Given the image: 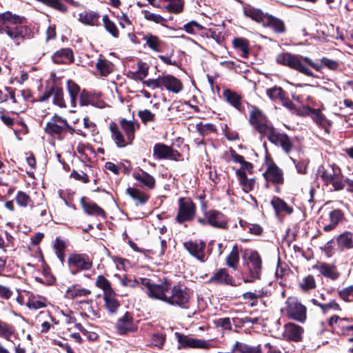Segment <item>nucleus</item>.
Listing matches in <instances>:
<instances>
[{
    "label": "nucleus",
    "instance_id": "f257e3e1",
    "mask_svg": "<svg viewBox=\"0 0 353 353\" xmlns=\"http://www.w3.org/2000/svg\"><path fill=\"white\" fill-rule=\"evenodd\" d=\"M276 61L279 64L312 77H315L312 71V68L316 71H320L323 65L332 70H336L339 68V63L336 61L326 57H323L321 59V65L314 62L307 57L290 52H282L277 54Z\"/></svg>",
    "mask_w": 353,
    "mask_h": 353
},
{
    "label": "nucleus",
    "instance_id": "f03ea898",
    "mask_svg": "<svg viewBox=\"0 0 353 353\" xmlns=\"http://www.w3.org/2000/svg\"><path fill=\"white\" fill-rule=\"evenodd\" d=\"M23 17L10 11L0 12V34L6 33L7 36L19 46L31 37L32 31L26 26H23Z\"/></svg>",
    "mask_w": 353,
    "mask_h": 353
},
{
    "label": "nucleus",
    "instance_id": "7ed1b4c3",
    "mask_svg": "<svg viewBox=\"0 0 353 353\" xmlns=\"http://www.w3.org/2000/svg\"><path fill=\"white\" fill-rule=\"evenodd\" d=\"M120 125L121 129L124 131L125 137L114 122H112L110 124V130L112 134V138L117 147L124 148L128 145L132 144L134 139V132L136 129L139 128V125L132 121L122 119L120 121Z\"/></svg>",
    "mask_w": 353,
    "mask_h": 353
},
{
    "label": "nucleus",
    "instance_id": "20e7f679",
    "mask_svg": "<svg viewBox=\"0 0 353 353\" xmlns=\"http://www.w3.org/2000/svg\"><path fill=\"white\" fill-rule=\"evenodd\" d=\"M321 178L326 185H331L332 190L340 191L345 188L341 168L334 164L322 165L319 169Z\"/></svg>",
    "mask_w": 353,
    "mask_h": 353
},
{
    "label": "nucleus",
    "instance_id": "39448f33",
    "mask_svg": "<svg viewBox=\"0 0 353 353\" xmlns=\"http://www.w3.org/2000/svg\"><path fill=\"white\" fill-rule=\"evenodd\" d=\"M45 132L50 136H57L61 137L66 132H68L70 134L77 133L83 137H86V134L80 130H75L74 128L70 126L67 120L63 117L54 114L49 121L46 124Z\"/></svg>",
    "mask_w": 353,
    "mask_h": 353
},
{
    "label": "nucleus",
    "instance_id": "423d86ee",
    "mask_svg": "<svg viewBox=\"0 0 353 353\" xmlns=\"http://www.w3.org/2000/svg\"><path fill=\"white\" fill-rule=\"evenodd\" d=\"M247 271L243 277L245 283H253L261 279L262 259L256 251H251L248 256Z\"/></svg>",
    "mask_w": 353,
    "mask_h": 353
},
{
    "label": "nucleus",
    "instance_id": "0eeeda50",
    "mask_svg": "<svg viewBox=\"0 0 353 353\" xmlns=\"http://www.w3.org/2000/svg\"><path fill=\"white\" fill-rule=\"evenodd\" d=\"M171 292L168 295L167 303L172 305H176L183 309L189 307L190 290L183 285L177 284L171 286Z\"/></svg>",
    "mask_w": 353,
    "mask_h": 353
},
{
    "label": "nucleus",
    "instance_id": "6e6552de",
    "mask_svg": "<svg viewBox=\"0 0 353 353\" xmlns=\"http://www.w3.org/2000/svg\"><path fill=\"white\" fill-rule=\"evenodd\" d=\"M250 124L263 136H266L274 128L263 113L252 107L250 114Z\"/></svg>",
    "mask_w": 353,
    "mask_h": 353
},
{
    "label": "nucleus",
    "instance_id": "1a4fd4ad",
    "mask_svg": "<svg viewBox=\"0 0 353 353\" xmlns=\"http://www.w3.org/2000/svg\"><path fill=\"white\" fill-rule=\"evenodd\" d=\"M196 207L190 198H180L179 199V210L175 218L179 223L190 221L194 219Z\"/></svg>",
    "mask_w": 353,
    "mask_h": 353
},
{
    "label": "nucleus",
    "instance_id": "9d476101",
    "mask_svg": "<svg viewBox=\"0 0 353 353\" xmlns=\"http://www.w3.org/2000/svg\"><path fill=\"white\" fill-rule=\"evenodd\" d=\"M288 316L295 321L304 322L306 319L307 309L297 299L289 297L285 301Z\"/></svg>",
    "mask_w": 353,
    "mask_h": 353
},
{
    "label": "nucleus",
    "instance_id": "9b49d317",
    "mask_svg": "<svg viewBox=\"0 0 353 353\" xmlns=\"http://www.w3.org/2000/svg\"><path fill=\"white\" fill-rule=\"evenodd\" d=\"M68 263L72 274H75L79 271L90 270L92 265V261L85 254H70L68 259Z\"/></svg>",
    "mask_w": 353,
    "mask_h": 353
},
{
    "label": "nucleus",
    "instance_id": "f8f14e48",
    "mask_svg": "<svg viewBox=\"0 0 353 353\" xmlns=\"http://www.w3.org/2000/svg\"><path fill=\"white\" fill-rule=\"evenodd\" d=\"M268 140L275 145L282 148L287 154L290 153L293 148V143L290 138L285 133H281L273 128L266 135Z\"/></svg>",
    "mask_w": 353,
    "mask_h": 353
},
{
    "label": "nucleus",
    "instance_id": "ddd939ff",
    "mask_svg": "<svg viewBox=\"0 0 353 353\" xmlns=\"http://www.w3.org/2000/svg\"><path fill=\"white\" fill-rule=\"evenodd\" d=\"M172 283L170 281L165 279L161 281L159 283H154L150 292H148V296L150 298L159 299L167 302L169 291L171 289Z\"/></svg>",
    "mask_w": 353,
    "mask_h": 353
},
{
    "label": "nucleus",
    "instance_id": "4468645a",
    "mask_svg": "<svg viewBox=\"0 0 353 353\" xmlns=\"http://www.w3.org/2000/svg\"><path fill=\"white\" fill-rule=\"evenodd\" d=\"M208 224L220 229L228 228V221L225 216L221 212L212 210L204 213Z\"/></svg>",
    "mask_w": 353,
    "mask_h": 353
},
{
    "label": "nucleus",
    "instance_id": "2eb2a0df",
    "mask_svg": "<svg viewBox=\"0 0 353 353\" xmlns=\"http://www.w3.org/2000/svg\"><path fill=\"white\" fill-rule=\"evenodd\" d=\"M185 249L194 257L201 262H204L205 254V243L202 241H189L183 243Z\"/></svg>",
    "mask_w": 353,
    "mask_h": 353
},
{
    "label": "nucleus",
    "instance_id": "dca6fc26",
    "mask_svg": "<svg viewBox=\"0 0 353 353\" xmlns=\"http://www.w3.org/2000/svg\"><path fill=\"white\" fill-rule=\"evenodd\" d=\"M263 176L268 182L274 184H283L284 182L282 170L273 162L268 163Z\"/></svg>",
    "mask_w": 353,
    "mask_h": 353
},
{
    "label": "nucleus",
    "instance_id": "f3484780",
    "mask_svg": "<svg viewBox=\"0 0 353 353\" xmlns=\"http://www.w3.org/2000/svg\"><path fill=\"white\" fill-rule=\"evenodd\" d=\"M176 336L178 342L183 347L208 349L210 347L208 341L203 339H193L177 332Z\"/></svg>",
    "mask_w": 353,
    "mask_h": 353
},
{
    "label": "nucleus",
    "instance_id": "a211bd4d",
    "mask_svg": "<svg viewBox=\"0 0 353 353\" xmlns=\"http://www.w3.org/2000/svg\"><path fill=\"white\" fill-rule=\"evenodd\" d=\"M329 223H327L325 219H323L322 223L323 225V229L325 232H330L336 228V227L341 223L344 219V214L342 210L339 209H335L331 210L328 213Z\"/></svg>",
    "mask_w": 353,
    "mask_h": 353
},
{
    "label": "nucleus",
    "instance_id": "6ab92c4d",
    "mask_svg": "<svg viewBox=\"0 0 353 353\" xmlns=\"http://www.w3.org/2000/svg\"><path fill=\"white\" fill-rule=\"evenodd\" d=\"M161 89L165 88L173 93H179L183 89L181 81L171 74L161 76Z\"/></svg>",
    "mask_w": 353,
    "mask_h": 353
},
{
    "label": "nucleus",
    "instance_id": "aec40b11",
    "mask_svg": "<svg viewBox=\"0 0 353 353\" xmlns=\"http://www.w3.org/2000/svg\"><path fill=\"white\" fill-rule=\"evenodd\" d=\"M209 281L217 285H235L234 281L225 268L217 270L210 279Z\"/></svg>",
    "mask_w": 353,
    "mask_h": 353
},
{
    "label": "nucleus",
    "instance_id": "412c9836",
    "mask_svg": "<svg viewBox=\"0 0 353 353\" xmlns=\"http://www.w3.org/2000/svg\"><path fill=\"white\" fill-rule=\"evenodd\" d=\"M303 328L293 323H287L284 326L283 336L285 339L293 341H300L303 334Z\"/></svg>",
    "mask_w": 353,
    "mask_h": 353
},
{
    "label": "nucleus",
    "instance_id": "4be33fe9",
    "mask_svg": "<svg viewBox=\"0 0 353 353\" xmlns=\"http://www.w3.org/2000/svg\"><path fill=\"white\" fill-rule=\"evenodd\" d=\"M313 268L316 269L323 276L332 281L338 279L341 275L336 267L332 264L320 263Z\"/></svg>",
    "mask_w": 353,
    "mask_h": 353
},
{
    "label": "nucleus",
    "instance_id": "5701e85b",
    "mask_svg": "<svg viewBox=\"0 0 353 353\" xmlns=\"http://www.w3.org/2000/svg\"><path fill=\"white\" fill-rule=\"evenodd\" d=\"M52 60L54 63L68 64L73 62V52L70 48H62L52 56Z\"/></svg>",
    "mask_w": 353,
    "mask_h": 353
},
{
    "label": "nucleus",
    "instance_id": "b1692460",
    "mask_svg": "<svg viewBox=\"0 0 353 353\" xmlns=\"http://www.w3.org/2000/svg\"><path fill=\"white\" fill-rule=\"evenodd\" d=\"M81 204L86 214L103 218L105 216V211L100 206L94 202L86 201L85 197L81 199Z\"/></svg>",
    "mask_w": 353,
    "mask_h": 353
},
{
    "label": "nucleus",
    "instance_id": "393cba45",
    "mask_svg": "<svg viewBox=\"0 0 353 353\" xmlns=\"http://www.w3.org/2000/svg\"><path fill=\"white\" fill-rule=\"evenodd\" d=\"M271 204L277 216L281 214H290L293 212L292 208L279 197L274 196L271 201Z\"/></svg>",
    "mask_w": 353,
    "mask_h": 353
},
{
    "label": "nucleus",
    "instance_id": "a878e982",
    "mask_svg": "<svg viewBox=\"0 0 353 353\" xmlns=\"http://www.w3.org/2000/svg\"><path fill=\"white\" fill-rule=\"evenodd\" d=\"M263 26L270 28L279 34H283L286 30L283 21L270 14L265 19Z\"/></svg>",
    "mask_w": 353,
    "mask_h": 353
},
{
    "label": "nucleus",
    "instance_id": "bb28decb",
    "mask_svg": "<svg viewBox=\"0 0 353 353\" xmlns=\"http://www.w3.org/2000/svg\"><path fill=\"white\" fill-rule=\"evenodd\" d=\"M91 294L88 289L82 288L79 284H74L70 286L65 291V296L67 299H73L75 298L88 296Z\"/></svg>",
    "mask_w": 353,
    "mask_h": 353
},
{
    "label": "nucleus",
    "instance_id": "cd10ccee",
    "mask_svg": "<svg viewBox=\"0 0 353 353\" xmlns=\"http://www.w3.org/2000/svg\"><path fill=\"white\" fill-rule=\"evenodd\" d=\"M336 243L341 250L353 249V232L346 231L339 234Z\"/></svg>",
    "mask_w": 353,
    "mask_h": 353
},
{
    "label": "nucleus",
    "instance_id": "c85d7f7f",
    "mask_svg": "<svg viewBox=\"0 0 353 353\" xmlns=\"http://www.w3.org/2000/svg\"><path fill=\"white\" fill-rule=\"evenodd\" d=\"M349 319H343L339 316L334 315L332 316L329 320V325L334 329L337 327H341L343 329V334H348L349 331H353V325L346 326L345 325V321H350Z\"/></svg>",
    "mask_w": 353,
    "mask_h": 353
},
{
    "label": "nucleus",
    "instance_id": "c756f323",
    "mask_svg": "<svg viewBox=\"0 0 353 353\" xmlns=\"http://www.w3.org/2000/svg\"><path fill=\"white\" fill-rule=\"evenodd\" d=\"M116 327L118 332L121 334H124L132 330V317L128 312L119 319Z\"/></svg>",
    "mask_w": 353,
    "mask_h": 353
},
{
    "label": "nucleus",
    "instance_id": "7c9ffc66",
    "mask_svg": "<svg viewBox=\"0 0 353 353\" xmlns=\"http://www.w3.org/2000/svg\"><path fill=\"white\" fill-rule=\"evenodd\" d=\"M99 17V14L95 12L84 11L79 14V20L86 25L97 26Z\"/></svg>",
    "mask_w": 353,
    "mask_h": 353
},
{
    "label": "nucleus",
    "instance_id": "2f4dec72",
    "mask_svg": "<svg viewBox=\"0 0 353 353\" xmlns=\"http://www.w3.org/2000/svg\"><path fill=\"white\" fill-rule=\"evenodd\" d=\"M103 299L105 301V306L107 310L110 314H114L118 310L120 304L116 298V293L114 291L104 294Z\"/></svg>",
    "mask_w": 353,
    "mask_h": 353
},
{
    "label": "nucleus",
    "instance_id": "473e14b6",
    "mask_svg": "<svg viewBox=\"0 0 353 353\" xmlns=\"http://www.w3.org/2000/svg\"><path fill=\"white\" fill-rule=\"evenodd\" d=\"M172 150L166 145L157 143L153 148L154 156L159 159L170 158L172 156Z\"/></svg>",
    "mask_w": 353,
    "mask_h": 353
},
{
    "label": "nucleus",
    "instance_id": "72a5a7b5",
    "mask_svg": "<svg viewBox=\"0 0 353 353\" xmlns=\"http://www.w3.org/2000/svg\"><path fill=\"white\" fill-rule=\"evenodd\" d=\"M134 178L149 189H153L155 186L154 178L145 171L133 174Z\"/></svg>",
    "mask_w": 353,
    "mask_h": 353
},
{
    "label": "nucleus",
    "instance_id": "f704fd0d",
    "mask_svg": "<svg viewBox=\"0 0 353 353\" xmlns=\"http://www.w3.org/2000/svg\"><path fill=\"white\" fill-rule=\"evenodd\" d=\"M244 13L247 17H250L256 22L261 23L263 25L265 23V19L268 15L267 13H263L261 10L254 8L245 9Z\"/></svg>",
    "mask_w": 353,
    "mask_h": 353
},
{
    "label": "nucleus",
    "instance_id": "c9c22d12",
    "mask_svg": "<svg viewBox=\"0 0 353 353\" xmlns=\"http://www.w3.org/2000/svg\"><path fill=\"white\" fill-rule=\"evenodd\" d=\"M113 64L108 60L103 58H99L96 63V68L102 76H107L113 70Z\"/></svg>",
    "mask_w": 353,
    "mask_h": 353
},
{
    "label": "nucleus",
    "instance_id": "e433bc0d",
    "mask_svg": "<svg viewBox=\"0 0 353 353\" xmlns=\"http://www.w3.org/2000/svg\"><path fill=\"white\" fill-rule=\"evenodd\" d=\"M126 192L134 201L141 205L145 204L149 199L147 194L137 188H128Z\"/></svg>",
    "mask_w": 353,
    "mask_h": 353
},
{
    "label": "nucleus",
    "instance_id": "4c0bfd02",
    "mask_svg": "<svg viewBox=\"0 0 353 353\" xmlns=\"http://www.w3.org/2000/svg\"><path fill=\"white\" fill-rule=\"evenodd\" d=\"M143 40L145 41V44L152 50L159 52L161 50V41L159 38L151 33L145 34Z\"/></svg>",
    "mask_w": 353,
    "mask_h": 353
},
{
    "label": "nucleus",
    "instance_id": "58836bf2",
    "mask_svg": "<svg viewBox=\"0 0 353 353\" xmlns=\"http://www.w3.org/2000/svg\"><path fill=\"white\" fill-rule=\"evenodd\" d=\"M236 176L244 192H249L254 188L256 181L254 178L248 179L246 175H243L241 172H239Z\"/></svg>",
    "mask_w": 353,
    "mask_h": 353
},
{
    "label": "nucleus",
    "instance_id": "ea45409f",
    "mask_svg": "<svg viewBox=\"0 0 353 353\" xmlns=\"http://www.w3.org/2000/svg\"><path fill=\"white\" fill-rule=\"evenodd\" d=\"M223 96L232 106L239 109L241 104V97L240 95L230 90H225L223 91Z\"/></svg>",
    "mask_w": 353,
    "mask_h": 353
},
{
    "label": "nucleus",
    "instance_id": "a19ab883",
    "mask_svg": "<svg viewBox=\"0 0 353 353\" xmlns=\"http://www.w3.org/2000/svg\"><path fill=\"white\" fill-rule=\"evenodd\" d=\"M234 353H262L260 346L252 347L239 342L234 345Z\"/></svg>",
    "mask_w": 353,
    "mask_h": 353
},
{
    "label": "nucleus",
    "instance_id": "79ce46f5",
    "mask_svg": "<svg viewBox=\"0 0 353 353\" xmlns=\"http://www.w3.org/2000/svg\"><path fill=\"white\" fill-rule=\"evenodd\" d=\"M66 248V243L60 237H57L54 243V249L57 257L63 263L65 261V250Z\"/></svg>",
    "mask_w": 353,
    "mask_h": 353
},
{
    "label": "nucleus",
    "instance_id": "37998d69",
    "mask_svg": "<svg viewBox=\"0 0 353 353\" xmlns=\"http://www.w3.org/2000/svg\"><path fill=\"white\" fill-rule=\"evenodd\" d=\"M46 299L41 296L30 297L26 303V306L30 309L39 310L46 307Z\"/></svg>",
    "mask_w": 353,
    "mask_h": 353
},
{
    "label": "nucleus",
    "instance_id": "c03bdc74",
    "mask_svg": "<svg viewBox=\"0 0 353 353\" xmlns=\"http://www.w3.org/2000/svg\"><path fill=\"white\" fill-rule=\"evenodd\" d=\"M68 90L70 97L71 104L73 107L76 106L77 97L80 96V88L72 81H68Z\"/></svg>",
    "mask_w": 353,
    "mask_h": 353
},
{
    "label": "nucleus",
    "instance_id": "a18cd8bd",
    "mask_svg": "<svg viewBox=\"0 0 353 353\" xmlns=\"http://www.w3.org/2000/svg\"><path fill=\"white\" fill-rule=\"evenodd\" d=\"M15 201L17 205L21 208H27L28 206L32 207V201L30 196L23 191L17 192L15 196Z\"/></svg>",
    "mask_w": 353,
    "mask_h": 353
},
{
    "label": "nucleus",
    "instance_id": "49530a36",
    "mask_svg": "<svg viewBox=\"0 0 353 353\" xmlns=\"http://www.w3.org/2000/svg\"><path fill=\"white\" fill-rule=\"evenodd\" d=\"M239 249L237 245H234L232 248V251L228 254L226 259V264L233 268L235 269L236 267V265L239 263Z\"/></svg>",
    "mask_w": 353,
    "mask_h": 353
},
{
    "label": "nucleus",
    "instance_id": "de8ad7c7",
    "mask_svg": "<svg viewBox=\"0 0 353 353\" xmlns=\"http://www.w3.org/2000/svg\"><path fill=\"white\" fill-rule=\"evenodd\" d=\"M103 22L105 30L114 38H118L119 35V29L115 23L110 21L108 15L103 17Z\"/></svg>",
    "mask_w": 353,
    "mask_h": 353
},
{
    "label": "nucleus",
    "instance_id": "09e8293b",
    "mask_svg": "<svg viewBox=\"0 0 353 353\" xmlns=\"http://www.w3.org/2000/svg\"><path fill=\"white\" fill-rule=\"evenodd\" d=\"M14 332V327L12 325L8 324L0 320V336L10 340V336Z\"/></svg>",
    "mask_w": 353,
    "mask_h": 353
},
{
    "label": "nucleus",
    "instance_id": "8fccbe9b",
    "mask_svg": "<svg viewBox=\"0 0 353 353\" xmlns=\"http://www.w3.org/2000/svg\"><path fill=\"white\" fill-rule=\"evenodd\" d=\"M53 103L60 108H65L66 105L63 99V92L62 88L58 87H52Z\"/></svg>",
    "mask_w": 353,
    "mask_h": 353
},
{
    "label": "nucleus",
    "instance_id": "3c124183",
    "mask_svg": "<svg viewBox=\"0 0 353 353\" xmlns=\"http://www.w3.org/2000/svg\"><path fill=\"white\" fill-rule=\"evenodd\" d=\"M312 119L318 125L325 128V130L327 131V125L329 123V121L325 115L322 114L320 110L315 109L314 110Z\"/></svg>",
    "mask_w": 353,
    "mask_h": 353
},
{
    "label": "nucleus",
    "instance_id": "603ef678",
    "mask_svg": "<svg viewBox=\"0 0 353 353\" xmlns=\"http://www.w3.org/2000/svg\"><path fill=\"white\" fill-rule=\"evenodd\" d=\"M267 294V292L263 288L255 290L254 292H247L243 294V299L245 301H256Z\"/></svg>",
    "mask_w": 353,
    "mask_h": 353
},
{
    "label": "nucleus",
    "instance_id": "864d4df0",
    "mask_svg": "<svg viewBox=\"0 0 353 353\" xmlns=\"http://www.w3.org/2000/svg\"><path fill=\"white\" fill-rule=\"evenodd\" d=\"M96 285L103 290L104 294L113 292L110 281L102 275L98 276L96 280Z\"/></svg>",
    "mask_w": 353,
    "mask_h": 353
},
{
    "label": "nucleus",
    "instance_id": "5fc2aeb1",
    "mask_svg": "<svg viewBox=\"0 0 353 353\" xmlns=\"http://www.w3.org/2000/svg\"><path fill=\"white\" fill-rule=\"evenodd\" d=\"M96 99L97 97L95 95L83 90L79 96L80 105L82 106L88 105H96Z\"/></svg>",
    "mask_w": 353,
    "mask_h": 353
},
{
    "label": "nucleus",
    "instance_id": "6e6d98bb",
    "mask_svg": "<svg viewBox=\"0 0 353 353\" xmlns=\"http://www.w3.org/2000/svg\"><path fill=\"white\" fill-rule=\"evenodd\" d=\"M137 115L140 118L141 122L145 125L150 122H154L156 119L155 114L147 109L139 110Z\"/></svg>",
    "mask_w": 353,
    "mask_h": 353
},
{
    "label": "nucleus",
    "instance_id": "4d7b16f0",
    "mask_svg": "<svg viewBox=\"0 0 353 353\" xmlns=\"http://www.w3.org/2000/svg\"><path fill=\"white\" fill-rule=\"evenodd\" d=\"M239 224L241 228L245 230H248L252 234L259 235L263 231L262 228L257 224H250L243 221L242 220L239 221Z\"/></svg>",
    "mask_w": 353,
    "mask_h": 353
},
{
    "label": "nucleus",
    "instance_id": "13d9d810",
    "mask_svg": "<svg viewBox=\"0 0 353 353\" xmlns=\"http://www.w3.org/2000/svg\"><path fill=\"white\" fill-rule=\"evenodd\" d=\"M142 12L144 14V18L148 21H151L161 25L166 21V19L160 14L152 13L148 10H143Z\"/></svg>",
    "mask_w": 353,
    "mask_h": 353
},
{
    "label": "nucleus",
    "instance_id": "bf43d9fd",
    "mask_svg": "<svg viewBox=\"0 0 353 353\" xmlns=\"http://www.w3.org/2000/svg\"><path fill=\"white\" fill-rule=\"evenodd\" d=\"M234 46L239 49L245 56H247L249 53V44L246 39L243 38H236L233 41Z\"/></svg>",
    "mask_w": 353,
    "mask_h": 353
},
{
    "label": "nucleus",
    "instance_id": "052dcab7",
    "mask_svg": "<svg viewBox=\"0 0 353 353\" xmlns=\"http://www.w3.org/2000/svg\"><path fill=\"white\" fill-rule=\"evenodd\" d=\"M301 288L304 291H307L316 288V282L314 278L312 275H308L303 279L300 283Z\"/></svg>",
    "mask_w": 353,
    "mask_h": 353
},
{
    "label": "nucleus",
    "instance_id": "680f3d73",
    "mask_svg": "<svg viewBox=\"0 0 353 353\" xmlns=\"http://www.w3.org/2000/svg\"><path fill=\"white\" fill-rule=\"evenodd\" d=\"M267 94L272 100L283 99V90L280 87H274L268 89Z\"/></svg>",
    "mask_w": 353,
    "mask_h": 353
},
{
    "label": "nucleus",
    "instance_id": "e2e57ef3",
    "mask_svg": "<svg viewBox=\"0 0 353 353\" xmlns=\"http://www.w3.org/2000/svg\"><path fill=\"white\" fill-rule=\"evenodd\" d=\"M161 76H159L157 79H149L143 81V84L148 88L154 90L156 88H161Z\"/></svg>",
    "mask_w": 353,
    "mask_h": 353
},
{
    "label": "nucleus",
    "instance_id": "0e129e2a",
    "mask_svg": "<svg viewBox=\"0 0 353 353\" xmlns=\"http://www.w3.org/2000/svg\"><path fill=\"white\" fill-rule=\"evenodd\" d=\"M203 27L195 21H191L183 26V29L190 34H194L195 30H202Z\"/></svg>",
    "mask_w": 353,
    "mask_h": 353
},
{
    "label": "nucleus",
    "instance_id": "69168bd1",
    "mask_svg": "<svg viewBox=\"0 0 353 353\" xmlns=\"http://www.w3.org/2000/svg\"><path fill=\"white\" fill-rule=\"evenodd\" d=\"M239 172H241L243 175H246V172H248L249 174H252L253 172V165L251 163L244 160L241 164V168L236 170V176H238Z\"/></svg>",
    "mask_w": 353,
    "mask_h": 353
},
{
    "label": "nucleus",
    "instance_id": "338daca9",
    "mask_svg": "<svg viewBox=\"0 0 353 353\" xmlns=\"http://www.w3.org/2000/svg\"><path fill=\"white\" fill-rule=\"evenodd\" d=\"M70 177L74 179L77 181H81L84 183H87L90 181L88 176L83 171L79 172L74 170L70 174Z\"/></svg>",
    "mask_w": 353,
    "mask_h": 353
},
{
    "label": "nucleus",
    "instance_id": "774afa93",
    "mask_svg": "<svg viewBox=\"0 0 353 353\" xmlns=\"http://www.w3.org/2000/svg\"><path fill=\"white\" fill-rule=\"evenodd\" d=\"M159 239V243H158L155 246V250L154 251V253L157 254L158 256H162L164 254L165 251L167 248V242L164 239H161L160 237Z\"/></svg>",
    "mask_w": 353,
    "mask_h": 353
}]
</instances>
